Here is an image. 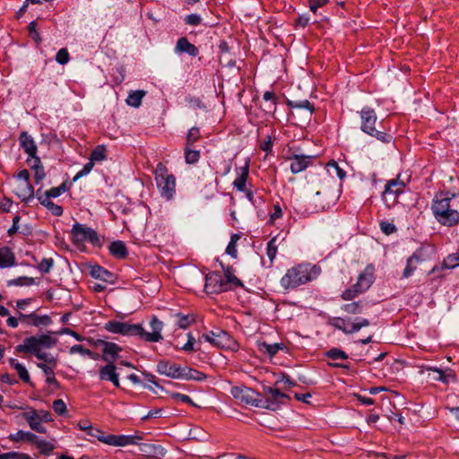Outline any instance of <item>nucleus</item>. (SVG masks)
<instances>
[{
    "label": "nucleus",
    "instance_id": "obj_43",
    "mask_svg": "<svg viewBox=\"0 0 459 459\" xmlns=\"http://www.w3.org/2000/svg\"><path fill=\"white\" fill-rule=\"evenodd\" d=\"M107 158V149L104 145H98L91 153L90 160L93 162L102 161Z\"/></svg>",
    "mask_w": 459,
    "mask_h": 459
},
{
    "label": "nucleus",
    "instance_id": "obj_29",
    "mask_svg": "<svg viewBox=\"0 0 459 459\" xmlns=\"http://www.w3.org/2000/svg\"><path fill=\"white\" fill-rule=\"evenodd\" d=\"M221 266L224 273V276L226 279V280H224V281L227 282V286L229 284H232L234 287H242L243 286V283L241 282V281L238 278H237V276H235V274L233 273V268L231 266L225 267L221 263Z\"/></svg>",
    "mask_w": 459,
    "mask_h": 459
},
{
    "label": "nucleus",
    "instance_id": "obj_28",
    "mask_svg": "<svg viewBox=\"0 0 459 459\" xmlns=\"http://www.w3.org/2000/svg\"><path fill=\"white\" fill-rule=\"evenodd\" d=\"M289 106L292 109H296L297 111L300 109H305L307 113L308 117H311V115L315 111V108L313 104H311L308 100H289L288 102Z\"/></svg>",
    "mask_w": 459,
    "mask_h": 459
},
{
    "label": "nucleus",
    "instance_id": "obj_8",
    "mask_svg": "<svg viewBox=\"0 0 459 459\" xmlns=\"http://www.w3.org/2000/svg\"><path fill=\"white\" fill-rule=\"evenodd\" d=\"M105 329L113 333L139 336V333L143 331V326L139 324L131 325L118 321H109L105 325Z\"/></svg>",
    "mask_w": 459,
    "mask_h": 459
},
{
    "label": "nucleus",
    "instance_id": "obj_25",
    "mask_svg": "<svg viewBox=\"0 0 459 459\" xmlns=\"http://www.w3.org/2000/svg\"><path fill=\"white\" fill-rule=\"evenodd\" d=\"M15 255L7 247H0V268L14 265Z\"/></svg>",
    "mask_w": 459,
    "mask_h": 459
},
{
    "label": "nucleus",
    "instance_id": "obj_60",
    "mask_svg": "<svg viewBox=\"0 0 459 459\" xmlns=\"http://www.w3.org/2000/svg\"><path fill=\"white\" fill-rule=\"evenodd\" d=\"M93 166H94V162L90 160V161L83 166L82 169L80 170L76 174V176L74 178V180H76L79 178H82V177L87 175L88 173H90V171L92 169Z\"/></svg>",
    "mask_w": 459,
    "mask_h": 459
},
{
    "label": "nucleus",
    "instance_id": "obj_20",
    "mask_svg": "<svg viewBox=\"0 0 459 459\" xmlns=\"http://www.w3.org/2000/svg\"><path fill=\"white\" fill-rule=\"evenodd\" d=\"M121 350L122 349L114 342H103V350H102V353H103L102 359L105 361L113 363L117 359V353Z\"/></svg>",
    "mask_w": 459,
    "mask_h": 459
},
{
    "label": "nucleus",
    "instance_id": "obj_19",
    "mask_svg": "<svg viewBox=\"0 0 459 459\" xmlns=\"http://www.w3.org/2000/svg\"><path fill=\"white\" fill-rule=\"evenodd\" d=\"M22 417L28 422L31 429L39 433H46L47 429L42 426V421L39 420L36 410L23 412Z\"/></svg>",
    "mask_w": 459,
    "mask_h": 459
},
{
    "label": "nucleus",
    "instance_id": "obj_18",
    "mask_svg": "<svg viewBox=\"0 0 459 459\" xmlns=\"http://www.w3.org/2000/svg\"><path fill=\"white\" fill-rule=\"evenodd\" d=\"M158 372L172 378H180L181 368L175 363L166 360L160 361L157 365Z\"/></svg>",
    "mask_w": 459,
    "mask_h": 459
},
{
    "label": "nucleus",
    "instance_id": "obj_22",
    "mask_svg": "<svg viewBox=\"0 0 459 459\" xmlns=\"http://www.w3.org/2000/svg\"><path fill=\"white\" fill-rule=\"evenodd\" d=\"M424 368L428 371H433L438 374V377L435 378V380H439L445 384H448L449 382H455L456 377L454 370L448 368L446 370H441L437 368L434 367H424Z\"/></svg>",
    "mask_w": 459,
    "mask_h": 459
},
{
    "label": "nucleus",
    "instance_id": "obj_61",
    "mask_svg": "<svg viewBox=\"0 0 459 459\" xmlns=\"http://www.w3.org/2000/svg\"><path fill=\"white\" fill-rule=\"evenodd\" d=\"M171 397L173 399H176V400L181 401L183 403H189V404H191L193 406H195V403L186 394H179V393H173V394H171Z\"/></svg>",
    "mask_w": 459,
    "mask_h": 459
},
{
    "label": "nucleus",
    "instance_id": "obj_49",
    "mask_svg": "<svg viewBox=\"0 0 459 459\" xmlns=\"http://www.w3.org/2000/svg\"><path fill=\"white\" fill-rule=\"evenodd\" d=\"M277 238H273L267 244V251L266 254L271 261L273 263V259L276 256L278 245H277Z\"/></svg>",
    "mask_w": 459,
    "mask_h": 459
},
{
    "label": "nucleus",
    "instance_id": "obj_7",
    "mask_svg": "<svg viewBox=\"0 0 459 459\" xmlns=\"http://www.w3.org/2000/svg\"><path fill=\"white\" fill-rule=\"evenodd\" d=\"M231 395L241 403L255 407L263 406L260 394L252 388L247 386H233L230 390Z\"/></svg>",
    "mask_w": 459,
    "mask_h": 459
},
{
    "label": "nucleus",
    "instance_id": "obj_63",
    "mask_svg": "<svg viewBox=\"0 0 459 459\" xmlns=\"http://www.w3.org/2000/svg\"><path fill=\"white\" fill-rule=\"evenodd\" d=\"M380 228L383 232H385L386 235H390L395 231V226L390 222L387 221H382L380 223Z\"/></svg>",
    "mask_w": 459,
    "mask_h": 459
},
{
    "label": "nucleus",
    "instance_id": "obj_33",
    "mask_svg": "<svg viewBox=\"0 0 459 459\" xmlns=\"http://www.w3.org/2000/svg\"><path fill=\"white\" fill-rule=\"evenodd\" d=\"M146 92L143 90L131 91L126 99L127 105L134 108H138L141 105L142 100Z\"/></svg>",
    "mask_w": 459,
    "mask_h": 459
},
{
    "label": "nucleus",
    "instance_id": "obj_47",
    "mask_svg": "<svg viewBox=\"0 0 459 459\" xmlns=\"http://www.w3.org/2000/svg\"><path fill=\"white\" fill-rule=\"evenodd\" d=\"M201 138L200 129L198 127H192L186 135V146H191L196 141Z\"/></svg>",
    "mask_w": 459,
    "mask_h": 459
},
{
    "label": "nucleus",
    "instance_id": "obj_12",
    "mask_svg": "<svg viewBox=\"0 0 459 459\" xmlns=\"http://www.w3.org/2000/svg\"><path fill=\"white\" fill-rule=\"evenodd\" d=\"M152 332H146L143 328L142 333H139V336L150 342H158L163 339L161 331L163 328V323L160 321L155 316H152L150 323Z\"/></svg>",
    "mask_w": 459,
    "mask_h": 459
},
{
    "label": "nucleus",
    "instance_id": "obj_64",
    "mask_svg": "<svg viewBox=\"0 0 459 459\" xmlns=\"http://www.w3.org/2000/svg\"><path fill=\"white\" fill-rule=\"evenodd\" d=\"M186 22L189 25L197 26L201 23L202 18L197 14H189L186 17Z\"/></svg>",
    "mask_w": 459,
    "mask_h": 459
},
{
    "label": "nucleus",
    "instance_id": "obj_54",
    "mask_svg": "<svg viewBox=\"0 0 459 459\" xmlns=\"http://www.w3.org/2000/svg\"><path fill=\"white\" fill-rule=\"evenodd\" d=\"M53 264L54 261L52 258H43L39 264L38 268L41 273H47L50 271Z\"/></svg>",
    "mask_w": 459,
    "mask_h": 459
},
{
    "label": "nucleus",
    "instance_id": "obj_4",
    "mask_svg": "<svg viewBox=\"0 0 459 459\" xmlns=\"http://www.w3.org/2000/svg\"><path fill=\"white\" fill-rule=\"evenodd\" d=\"M155 180L161 196L170 200L176 191V178L169 174L168 169L162 163L156 167Z\"/></svg>",
    "mask_w": 459,
    "mask_h": 459
},
{
    "label": "nucleus",
    "instance_id": "obj_32",
    "mask_svg": "<svg viewBox=\"0 0 459 459\" xmlns=\"http://www.w3.org/2000/svg\"><path fill=\"white\" fill-rule=\"evenodd\" d=\"M30 166L35 170L34 179L36 183H39L45 178V172L39 158L28 160Z\"/></svg>",
    "mask_w": 459,
    "mask_h": 459
},
{
    "label": "nucleus",
    "instance_id": "obj_58",
    "mask_svg": "<svg viewBox=\"0 0 459 459\" xmlns=\"http://www.w3.org/2000/svg\"><path fill=\"white\" fill-rule=\"evenodd\" d=\"M371 135L375 136L377 140H379L383 143H390L393 139L391 134L377 131L376 128H375V132Z\"/></svg>",
    "mask_w": 459,
    "mask_h": 459
},
{
    "label": "nucleus",
    "instance_id": "obj_3",
    "mask_svg": "<svg viewBox=\"0 0 459 459\" xmlns=\"http://www.w3.org/2000/svg\"><path fill=\"white\" fill-rule=\"evenodd\" d=\"M312 268L309 264H297L287 270L281 279V285L284 290L295 289L312 280Z\"/></svg>",
    "mask_w": 459,
    "mask_h": 459
},
{
    "label": "nucleus",
    "instance_id": "obj_9",
    "mask_svg": "<svg viewBox=\"0 0 459 459\" xmlns=\"http://www.w3.org/2000/svg\"><path fill=\"white\" fill-rule=\"evenodd\" d=\"M72 233L75 242L89 241L93 245H100V238L97 232L89 227L75 223L73 226Z\"/></svg>",
    "mask_w": 459,
    "mask_h": 459
},
{
    "label": "nucleus",
    "instance_id": "obj_10",
    "mask_svg": "<svg viewBox=\"0 0 459 459\" xmlns=\"http://www.w3.org/2000/svg\"><path fill=\"white\" fill-rule=\"evenodd\" d=\"M143 439L142 436L136 434L132 436L126 435H106L100 438V442L112 446H126L130 445H139Z\"/></svg>",
    "mask_w": 459,
    "mask_h": 459
},
{
    "label": "nucleus",
    "instance_id": "obj_52",
    "mask_svg": "<svg viewBox=\"0 0 459 459\" xmlns=\"http://www.w3.org/2000/svg\"><path fill=\"white\" fill-rule=\"evenodd\" d=\"M342 309L348 314H358L361 310L360 302H351L342 307Z\"/></svg>",
    "mask_w": 459,
    "mask_h": 459
},
{
    "label": "nucleus",
    "instance_id": "obj_14",
    "mask_svg": "<svg viewBox=\"0 0 459 459\" xmlns=\"http://www.w3.org/2000/svg\"><path fill=\"white\" fill-rule=\"evenodd\" d=\"M360 118L361 130L368 134H373L375 132L374 126L377 119L375 110L370 108H364L360 111Z\"/></svg>",
    "mask_w": 459,
    "mask_h": 459
},
{
    "label": "nucleus",
    "instance_id": "obj_11",
    "mask_svg": "<svg viewBox=\"0 0 459 459\" xmlns=\"http://www.w3.org/2000/svg\"><path fill=\"white\" fill-rule=\"evenodd\" d=\"M227 282L224 281L218 272H212L205 276V290L207 292L220 293L228 290Z\"/></svg>",
    "mask_w": 459,
    "mask_h": 459
},
{
    "label": "nucleus",
    "instance_id": "obj_40",
    "mask_svg": "<svg viewBox=\"0 0 459 459\" xmlns=\"http://www.w3.org/2000/svg\"><path fill=\"white\" fill-rule=\"evenodd\" d=\"M364 291L365 290H362L361 287L358 285L357 281L354 285H352L351 288L347 289L345 291L342 292V298L344 300H351L359 294L363 293Z\"/></svg>",
    "mask_w": 459,
    "mask_h": 459
},
{
    "label": "nucleus",
    "instance_id": "obj_51",
    "mask_svg": "<svg viewBox=\"0 0 459 459\" xmlns=\"http://www.w3.org/2000/svg\"><path fill=\"white\" fill-rule=\"evenodd\" d=\"M37 23L35 21H32L29 23L28 30L30 32V37L33 39V40L39 45L41 42V37L39 33L36 30Z\"/></svg>",
    "mask_w": 459,
    "mask_h": 459
},
{
    "label": "nucleus",
    "instance_id": "obj_5",
    "mask_svg": "<svg viewBox=\"0 0 459 459\" xmlns=\"http://www.w3.org/2000/svg\"><path fill=\"white\" fill-rule=\"evenodd\" d=\"M404 188L405 184L399 176L386 183L382 194V200L388 208L394 207L398 203V196L403 193Z\"/></svg>",
    "mask_w": 459,
    "mask_h": 459
},
{
    "label": "nucleus",
    "instance_id": "obj_1",
    "mask_svg": "<svg viewBox=\"0 0 459 459\" xmlns=\"http://www.w3.org/2000/svg\"><path fill=\"white\" fill-rule=\"evenodd\" d=\"M431 210L436 220L445 226H455L459 222V196L448 192L435 195Z\"/></svg>",
    "mask_w": 459,
    "mask_h": 459
},
{
    "label": "nucleus",
    "instance_id": "obj_36",
    "mask_svg": "<svg viewBox=\"0 0 459 459\" xmlns=\"http://www.w3.org/2000/svg\"><path fill=\"white\" fill-rule=\"evenodd\" d=\"M38 367L39 368H41L43 370V372L45 373L47 383H48L50 385L57 384V381L55 377V373H54V368L56 366H53V365L46 362V363H39Z\"/></svg>",
    "mask_w": 459,
    "mask_h": 459
},
{
    "label": "nucleus",
    "instance_id": "obj_41",
    "mask_svg": "<svg viewBox=\"0 0 459 459\" xmlns=\"http://www.w3.org/2000/svg\"><path fill=\"white\" fill-rule=\"evenodd\" d=\"M66 184L63 183L57 187H53L50 190L45 191L44 193L40 192V189L37 191V195H48V199H50L51 197H57L62 193H65L67 191Z\"/></svg>",
    "mask_w": 459,
    "mask_h": 459
},
{
    "label": "nucleus",
    "instance_id": "obj_30",
    "mask_svg": "<svg viewBox=\"0 0 459 459\" xmlns=\"http://www.w3.org/2000/svg\"><path fill=\"white\" fill-rule=\"evenodd\" d=\"M36 437H37V436L35 434H33L31 432L23 431V430H18L16 433L11 434L9 436V439L13 442L26 441V442H30L31 444L34 443V441L36 440Z\"/></svg>",
    "mask_w": 459,
    "mask_h": 459
},
{
    "label": "nucleus",
    "instance_id": "obj_55",
    "mask_svg": "<svg viewBox=\"0 0 459 459\" xmlns=\"http://www.w3.org/2000/svg\"><path fill=\"white\" fill-rule=\"evenodd\" d=\"M53 410L58 415H63L66 411V404L62 399H56L53 402Z\"/></svg>",
    "mask_w": 459,
    "mask_h": 459
},
{
    "label": "nucleus",
    "instance_id": "obj_45",
    "mask_svg": "<svg viewBox=\"0 0 459 459\" xmlns=\"http://www.w3.org/2000/svg\"><path fill=\"white\" fill-rule=\"evenodd\" d=\"M239 239H240L239 234H233L231 236L230 241L226 248V253L233 258H236L238 256V251H237L236 246Z\"/></svg>",
    "mask_w": 459,
    "mask_h": 459
},
{
    "label": "nucleus",
    "instance_id": "obj_59",
    "mask_svg": "<svg viewBox=\"0 0 459 459\" xmlns=\"http://www.w3.org/2000/svg\"><path fill=\"white\" fill-rule=\"evenodd\" d=\"M70 353H80L81 355H91V351L89 349L84 348L82 345H74L70 348Z\"/></svg>",
    "mask_w": 459,
    "mask_h": 459
},
{
    "label": "nucleus",
    "instance_id": "obj_44",
    "mask_svg": "<svg viewBox=\"0 0 459 459\" xmlns=\"http://www.w3.org/2000/svg\"><path fill=\"white\" fill-rule=\"evenodd\" d=\"M200 158V152L197 150H192L191 146L185 147V160L188 164H194L198 161Z\"/></svg>",
    "mask_w": 459,
    "mask_h": 459
},
{
    "label": "nucleus",
    "instance_id": "obj_23",
    "mask_svg": "<svg viewBox=\"0 0 459 459\" xmlns=\"http://www.w3.org/2000/svg\"><path fill=\"white\" fill-rule=\"evenodd\" d=\"M374 280V268L372 266H368L358 278V285L361 287L362 290H367L371 286Z\"/></svg>",
    "mask_w": 459,
    "mask_h": 459
},
{
    "label": "nucleus",
    "instance_id": "obj_15",
    "mask_svg": "<svg viewBox=\"0 0 459 459\" xmlns=\"http://www.w3.org/2000/svg\"><path fill=\"white\" fill-rule=\"evenodd\" d=\"M19 319L21 323L33 326L48 325L52 323V320L48 316H39L34 312L29 315L19 312Z\"/></svg>",
    "mask_w": 459,
    "mask_h": 459
},
{
    "label": "nucleus",
    "instance_id": "obj_27",
    "mask_svg": "<svg viewBox=\"0 0 459 459\" xmlns=\"http://www.w3.org/2000/svg\"><path fill=\"white\" fill-rule=\"evenodd\" d=\"M108 250L113 256L119 259H124L128 255L126 245L120 240L112 242L108 247Z\"/></svg>",
    "mask_w": 459,
    "mask_h": 459
},
{
    "label": "nucleus",
    "instance_id": "obj_53",
    "mask_svg": "<svg viewBox=\"0 0 459 459\" xmlns=\"http://www.w3.org/2000/svg\"><path fill=\"white\" fill-rule=\"evenodd\" d=\"M108 274L107 270L99 265L93 266L91 270V275L96 279H105V276Z\"/></svg>",
    "mask_w": 459,
    "mask_h": 459
},
{
    "label": "nucleus",
    "instance_id": "obj_16",
    "mask_svg": "<svg viewBox=\"0 0 459 459\" xmlns=\"http://www.w3.org/2000/svg\"><path fill=\"white\" fill-rule=\"evenodd\" d=\"M264 395L266 397L267 404H263L262 407L267 409H274L273 407L274 403H282L284 399H289V396L281 393L279 389L273 387H265L264 389Z\"/></svg>",
    "mask_w": 459,
    "mask_h": 459
},
{
    "label": "nucleus",
    "instance_id": "obj_6",
    "mask_svg": "<svg viewBox=\"0 0 459 459\" xmlns=\"http://www.w3.org/2000/svg\"><path fill=\"white\" fill-rule=\"evenodd\" d=\"M206 342H210L213 346L221 349H231L235 350L238 347L237 342L232 337L225 331L221 329H216L210 331L207 333L202 335Z\"/></svg>",
    "mask_w": 459,
    "mask_h": 459
},
{
    "label": "nucleus",
    "instance_id": "obj_26",
    "mask_svg": "<svg viewBox=\"0 0 459 459\" xmlns=\"http://www.w3.org/2000/svg\"><path fill=\"white\" fill-rule=\"evenodd\" d=\"M176 50L179 53L186 52L192 56H195L198 54L197 48L190 43L186 38H180L176 45Z\"/></svg>",
    "mask_w": 459,
    "mask_h": 459
},
{
    "label": "nucleus",
    "instance_id": "obj_62",
    "mask_svg": "<svg viewBox=\"0 0 459 459\" xmlns=\"http://www.w3.org/2000/svg\"><path fill=\"white\" fill-rule=\"evenodd\" d=\"M195 343V337L191 333H188L187 334V342L182 347V350L185 351H188V352L194 351H195V348H194Z\"/></svg>",
    "mask_w": 459,
    "mask_h": 459
},
{
    "label": "nucleus",
    "instance_id": "obj_21",
    "mask_svg": "<svg viewBox=\"0 0 459 459\" xmlns=\"http://www.w3.org/2000/svg\"><path fill=\"white\" fill-rule=\"evenodd\" d=\"M20 142L24 151L30 157L32 158L31 160L37 158V146L30 135H29L26 132H22L20 135Z\"/></svg>",
    "mask_w": 459,
    "mask_h": 459
},
{
    "label": "nucleus",
    "instance_id": "obj_31",
    "mask_svg": "<svg viewBox=\"0 0 459 459\" xmlns=\"http://www.w3.org/2000/svg\"><path fill=\"white\" fill-rule=\"evenodd\" d=\"M38 199L39 203L47 207L53 215L60 216L63 213V209L60 205L54 204L50 199H48V195H39Z\"/></svg>",
    "mask_w": 459,
    "mask_h": 459
},
{
    "label": "nucleus",
    "instance_id": "obj_34",
    "mask_svg": "<svg viewBox=\"0 0 459 459\" xmlns=\"http://www.w3.org/2000/svg\"><path fill=\"white\" fill-rule=\"evenodd\" d=\"M248 173H249L248 165L246 164L244 167L241 168L240 174L233 182L234 186L238 190L244 191L245 186H246V182H247V179L248 177Z\"/></svg>",
    "mask_w": 459,
    "mask_h": 459
},
{
    "label": "nucleus",
    "instance_id": "obj_13",
    "mask_svg": "<svg viewBox=\"0 0 459 459\" xmlns=\"http://www.w3.org/2000/svg\"><path fill=\"white\" fill-rule=\"evenodd\" d=\"M333 325L343 333L351 334L359 331L362 327L369 325V321L366 318H363L359 322L351 323L342 318H335Z\"/></svg>",
    "mask_w": 459,
    "mask_h": 459
},
{
    "label": "nucleus",
    "instance_id": "obj_37",
    "mask_svg": "<svg viewBox=\"0 0 459 459\" xmlns=\"http://www.w3.org/2000/svg\"><path fill=\"white\" fill-rule=\"evenodd\" d=\"M117 375L116 367L113 363L110 362L100 369V377L101 380H112V378H114Z\"/></svg>",
    "mask_w": 459,
    "mask_h": 459
},
{
    "label": "nucleus",
    "instance_id": "obj_42",
    "mask_svg": "<svg viewBox=\"0 0 459 459\" xmlns=\"http://www.w3.org/2000/svg\"><path fill=\"white\" fill-rule=\"evenodd\" d=\"M33 444L39 450V453L43 455H49L55 448L53 444L48 441L40 439L38 437H36V440Z\"/></svg>",
    "mask_w": 459,
    "mask_h": 459
},
{
    "label": "nucleus",
    "instance_id": "obj_24",
    "mask_svg": "<svg viewBox=\"0 0 459 459\" xmlns=\"http://www.w3.org/2000/svg\"><path fill=\"white\" fill-rule=\"evenodd\" d=\"M310 158L309 156L294 155L290 163L291 172L296 174L306 169L310 163Z\"/></svg>",
    "mask_w": 459,
    "mask_h": 459
},
{
    "label": "nucleus",
    "instance_id": "obj_57",
    "mask_svg": "<svg viewBox=\"0 0 459 459\" xmlns=\"http://www.w3.org/2000/svg\"><path fill=\"white\" fill-rule=\"evenodd\" d=\"M11 458H16V459H32L30 455L26 454H19L16 452H9L6 454L0 455V459H11Z\"/></svg>",
    "mask_w": 459,
    "mask_h": 459
},
{
    "label": "nucleus",
    "instance_id": "obj_46",
    "mask_svg": "<svg viewBox=\"0 0 459 459\" xmlns=\"http://www.w3.org/2000/svg\"><path fill=\"white\" fill-rule=\"evenodd\" d=\"M419 262V257L416 255H411L407 260V265L403 271V277L408 278L416 269V264Z\"/></svg>",
    "mask_w": 459,
    "mask_h": 459
},
{
    "label": "nucleus",
    "instance_id": "obj_17",
    "mask_svg": "<svg viewBox=\"0 0 459 459\" xmlns=\"http://www.w3.org/2000/svg\"><path fill=\"white\" fill-rule=\"evenodd\" d=\"M13 192L22 201H28L34 195V190L30 182L15 181L13 185Z\"/></svg>",
    "mask_w": 459,
    "mask_h": 459
},
{
    "label": "nucleus",
    "instance_id": "obj_38",
    "mask_svg": "<svg viewBox=\"0 0 459 459\" xmlns=\"http://www.w3.org/2000/svg\"><path fill=\"white\" fill-rule=\"evenodd\" d=\"M10 364L17 371L20 378L23 382H25V383H29L30 382V375H29L27 369L25 368V367L22 364L19 363L14 359H10Z\"/></svg>",
    "mask_w": 459,
    "mask_h": 459
},
{
    "label": "nucleus",
    "instance_id": "obj_50",
    "mask_svg": "<svg viewBox=\"0 0 459 459\" xmlns=\"http://www.w3.org/2000/svg\"><path fill=\"white\" fill-rule=\"evenodd\" d=\"M326 356L332 359H346L347 354L336 348L331 349L326 352Z\"/></svg>",
    "mask_w": 459,
    "mask_h": 459
},
{
    "label": "nucleus",
    "instance_id": "obj_48",
    "mask_svg": "<svg viewBox=\"0 0 459 459\" xmlns=\"http://www.w3.org/2000/svg\"><path fill=\"white\" fill-rule=\"evenodd\" d=\"M443 264L446 268L453 269L456 266H459V254L455 253L447 255L443 262Z\"/></svg>",
    "mask_w": 459,
    "mask_h": 459
},
{
    "label": "nucleus",
    "instance_id": "obj_56",
    "mask_svg": "<svg viewBox=\"0 0 459 459\" xmlns=\"http://www.w3.org/2000/svg\"><path fill=\"white\" fill-rule=\"evenodd\" d=\"M56 60L61 65H65L69 61V53L66 48H61L56 56Z\"/></svg>",
    "mask_w": 459,
    "mask_h": 459
},
{
    "label": "nucleus",
    "instance_id": "obj_2",
    "mask_svg": "<svg viewBox=\"0 0 459 459\" xmlns=\"http://www.w3.org/2000/svg\"><path fill=\"white\" fill-rule=\"evenodd\" d=\"M57 340L50 334H41L39 336H30L23 340V343L16 347L19 352H28L35 355L39 359L44 360L48 364L56 366V359L48 356L47 353L42 352L43 349H49L54 347Z\"/></svg>",
    "mask_w": 459,
    "mask_h": 459
},
{
    "label": "nucleus",
    "instance_id": "obj_39",
    "mask_svg": "<svg viewBox=\"0 0 459 459\" xmlns=\"http://www.w3.org/2000/svg\"><path fill=\"white\" fill-rule=\"evenodd\" d=\"M282 344L274 343V344H267L265 342H262L258 344V349L261 352L268 354L270 357L275 355L279 350L283 349Z\"/></svg>",
    "mask_w": 459,
    "mask_h": 459
},
{
    "label": "nucleus",
    "instance_id": "obj_35",
    "mask_svg": "<svg viewBox=\"0 0 459 459\" xmlns=\"http://www.w3.org/2000/svg\"><path fill=\"white\" fill-rule=\"evenodd\" d=\"M180 378H186V379H193V380H203L206 378V376L195 369L189 368H181V376Z\"/></svg>",
    "mask_w": 459,
    "mask_h": 459
}]
</instances>
